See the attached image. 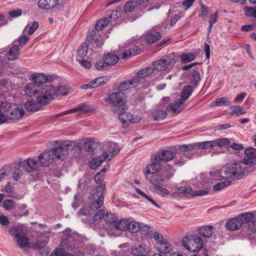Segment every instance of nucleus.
Listing matches in <instances>:
<instances>
[{
  "instance_id": "4468645a",
  "label": "nucleus",
  "mask_w": 256,
  "mask_h": 256,
  "mask_svg": "<svg viewBox=\"0 0 256 256\" xmlns=\"http://www.w3.org/2000/svg\"><path fill=\"white\" fill-rule=\"evenodd\" d=\"M146 8V2L144 0H130L123 6L124 10L126 12L142 11Z\"/></svg>"
},
{
  "instance_id": "393cba45",
  "label": "nucleus",
  "mask_w": 256,
  "mask_h": 256,
  "mask_svg": "<svg viewBox=\"0 0 256 256\" xmlns=\"http://www.w3.org/2000/svg\"><path fill=\"white\" fill-rule=\"evenodd\" d=\"M30 80L32 83L36 85V87L40 86L48 80L47 77L42 74H34L30 76Z\"/></svg>"
},
{
  "instance_id": "f3484780",
  "label": "nucleus",
  "mask_w": 256,
  "mask_h": 256,
  "mask_svg": "<svg viewBox=\"0 0 256 256\" xmlns=\"http://www.w3.org/2000/svg\"><path fill=\"white\" fill-rule=\"evenodd\" d=\"M54 152L51 150L44 151L38 156L40 164L46 166L52 164L54 160Z\"/></svg>"
},
{
  "instance_id": "6e6552de",
  "label": "nucleus",
  "mask_w": 256,
  "mask_h": 256,
  "mask_svg": "<svg viewBox=\"0 0 256 256\" xmlns=\"http://www.w3.org/2000/svg\"><path fill=\"white\" fill-rule=\"evenodd\" d=\"M242 164V162H234L230 164L226 170L224 171L225 176L228 178L238 175V178L240 179L244 176L248 174L255 170V168L251 166L243 168Z\"/></svg>"
},
{
  "instance_id": "774afa93",
  "label": "nucleus",
  "mask_w": 256,
  "mask_h": 256,
  "mask_svg": "<svg viewBox=\"0 0 256 256\" xmlns=\"http://www.w3.org/2000/svg\"><path fill=\"white\" fill-rule=\"evenodd\" d=\"M0 224L4 226H6L10 224L8 218L4 215L0 216Z\"/></svg>"
},
{
  "instance_id": "9b49d317",
  "label": "nucleus",
  "mask_w": 256,
  "mask_h": 256,
  "mask_svg": "<svg viewBox=\"0 0 256 256\" xmlns=\"http://www.w3.org/2000/svg\"><path fill=\"white\" fill-rule=\"evenodd\" d=\"M10 234L14 237L18 245L22 248H30V244L29 238L24 233L22 230L15 227L11 228L9 230Z\"/></svg>"
},
{
  "instance_id": "f03ea898",
  "label": "nucleus",
  "mask_w": 256,
  "mask_h": 256,
  "mask_svg": "<svg viewBox=\"0 0 256 256\" xmlns=\"http://www.w3.org/2000/svg\"><path fill=\"white\" fill-rule=\"evenodd\" d=\"M160 160H156V156L154 158L150 164H148L144 170V174L146 179L150 183L155 184H162L163 180L160 179L164 178L166 175V171L170 166L162 164Z\"/></svg>"
},
{
  "instance_id": "473e14b6",
  "label": "nucleus",
  "mask_w": 256,
  "mask_h": 256,
  "mask_svg": "<svg viewBox=\"0 0 256 256\" xmlns=\"http://www.w3.org/2000/svg\"><path fill=\"white\" fill-rule=\"evenodd\" d=\"M121 16V8L116 7L114 10L112 11H108L107 12L106 16L107 20L109 22L117 20Z\"/></svg>"
},
{
  "instance_id": "a878e982",
  "label": "nucleus",
  "mask_w": 256,
  "mask_h": 256,
  "mask_svg": "<svg viewBox=\"0 0 256 256\" xmlns=\"http://www.w3.org/2000/svg\"><path fill=\"white\" fill-rule=\"evenodd\" d=\"M143 38L147 43L153 44L160 39L161 34L158 32L151 30L146 32Z\"/></svg>"
},
{
  "instance_id": "7c9ffc66",
  "label": "nucleus",
  "mask_w": 256,
  "mask_h": 256,
  "mask_svg": "<svg viewBox=\"0 0 256 256\" xmlns=\"http://www.w3.org/2000/svg\"><path fill=\"white\" fill-rule=\"evenodd\" d=\"M184 102L182 100L178 99L176 100L174 104H170L168 106V110L173 113L178 114L184 108Z\"/></svg>"
},
{
  "instance_id": "a19ab883",
  "label": "nucleus",
  "mask_w": 256,
  "mask_h": 256,
  "mask_svg": "<svg viewBox=\"0 0 256 256\" xmlns=\"http://www.w3.org/2000/svg\"><path fill=\"white\" fill-rule=\"evenodd\" d=\"M39 24L37 22H34L32 24H28L24 28V32L25 34L31 35L38 28Z\"/></svg>"
},
{
  "instance_id": "09e8293b",
  "label": "nucleus",
  "mask_w": 256,
  "mask_h": 256,
  "mask_svg": "<svg viewBox=\"0 0 256 256\" xmlns=\"http://www.w3.org/2000/svg\"><path fill=\"white\" fill-rule=\"evenodd\" d=\"M153 238L154 240L156 242V245L161 244L168 240L162 234L158 232H156L154 233Z\"/></svg>"
},
{
  "instance_id": "f8f14e48",
  "label": "nucleus",
  "mask_w": 256,
  "mask_h": 256,
  "mask_svg": "<svg viewBox=\"0 0 256 256\" xmlns=\"http://www.w3.org/2000/svg\"><path fill=\"white\" fill-rule=\"evenodd\" d=\"M166 175L164 178H162L160 179L163 180L162 184L154 183H151L154 187L155 190L157 194L161 196L164 197L168 196L170 194L169 191L166 188L162 186L166 185V182L168 179H170L174 174V170L172 167H168V169L166 171Z\"/></svg>"
},
{
  "instance_id": "0e129e2a",
  "label": "nucleus",
  "mask_w": 256,
  "mask_h": 256,
  "mask_svg": "<svg viewBox=\"0 0 256 256\" xmlns=\"http://www.w3.org/2000/svg\"><path fill=\"white\" fill-rule=\"evenodd\" d=\"M109 80V77L107 76L97 78V86H102Z\"/></svg>"
},
{
  "instance_id": "e2e57ef3",
  "label": "nucleus",
  "mask_w": 256,
  "mask_h": 256,
  "mask_svg": "<svg viewBox=\"0 0 256 256\" xmlns=\"http://www.w3.org/2000/svg\"><path fill=\"white\" fill-rule=\"evenodd\" d=\"M14 190V186L11 182H8L4 188L1 190L2 192H5L8 194L12 193Z\"/></svg>"
},
{
  "instance_id": "3c124183",
  "label": "nucleus",
  "mask_w": 256,
  "mask_h": 256,
  "mask_svg": "<svg viewBox=\"0 0 256 256\" xmlns=\"http://www.w3.org/2000/svg\"><path fill=\"white\" fill-rule=\"evenodd\" d=\"M166 115L167 114L164 110H158L154 114V118L156 120H160L164 119Z\"/></svg>"
},
{
  "instance_id": "ea45409f",
  "label": "nucleus",
  "mask_w": 256,
  "mask_h": 256,
  "mask_svg": "<svg viewBox=\"0 0 256 256\" xmlns=\"http://www.w3.org/2000/svg\"><path fill=\"white\" fill-rule=\"evenodd\" d=\"M192 88L191 86H185L180 93V98L179 99L184 102L192 94Z\"/></svg>"
},
{
  "instance_id": "4be33fe9",
  "label": "nucleus",
  "mask_w": 256,
  "mask_h": 256,
  "mask_svg": "<svg viewBox=\"0 0 256 256\" xmlns=\"http://www.w3.org/2000/svg\"><path fill=\"white\" fill-rule=\"evenodd\" d=\"M198 234L201 237L210 238L212 236L215 230L212 226H203L198 228Z\"/></svg>"
},
{
  "instance_id": "e433bc0d",
  "label": "nucleus",
  "mask_w": 256,
  "mask_h": 256,
  "mask_svg": "<svg viewBox=\"0 0 256 256\" xmlns=\"http://www.w3.org/2000/svg\"><path fill=\"white\" fill-rule=\"evenodd\" d=\"M88 52V44L86 43H83L78 50V54L76 56L77 60L79 62L82 60H84L83 58L86 56Z\"/></svg>"
},
{
  "instance_id": "c03bdc74",
  "label": "nucleus",
  "mask_w": 256,
  "mask_h": 256,
  "mask_svg": "<svg viewBox=\"0 0 256 256\" xmlns=\"http://www.w3.org/2000/svg\"><path fill=\"white\" fill-rule=\"evenodd\" d=\"M127 230L130 232L136 233L138 232L140 228V225L138 222L135 221H128Z\"/></svg>"
},
{
  "instance_id": "8fccbe9b",
  "label": "nucleus",
  "mask_w": 256,
  "mask_h": 256,
  "mask_svg": "<svg viewBox=\"0 0 256 256\" xmlns=\"http://www.w3.org/2000/svg\"><path fill=\"white\" fill-rule=\"evenodd\" d=\"M238 217L241 220L242 225L250 222L253 218V214L250 212H246L238 216Z\"/></svg>"
},
{
  "instance_id": "680f3d73",
  "label": "nucleus",
  "mask_w": 256,
  "mask_h": 256,
  "mask_svg": "<svg viewBox=\"0 0 256 256\" xmlns=\"http://www.w3.org/2000/svg\"><path fill=\"white\" fill-rule=\"evenodd\" d=\"M254 9L255 8H252L250 7H244V10L245 16H252L254 18Z\"/></svg>"
},
{
  "instance_id": "13d9d810",
  "label": "nucleus",
  "mask_w": 256,
  "mask_h": 256,
  "mask_svg": "<svg viewBox=\"0 0 256 256\" xmlns=\"http://www.w3.org/2000/svg\"><path fill=\"white\" fill-rule=\"evenodd\" d=\"M209 14L208 9L204 4L201 5V11L200 16L204 20H206L208 14Z\"/></svg>"
},
{
  "instance_id": "5701e85b",
  "label": "nucleus",
  "mask_w": 256,
  "mask_h": 256,
  "mask_svg": "<svg viewBox=\"0 0 256 256\" xmlns=\"http://www.w3.org/2000/svg\"><path fill=\"white\" fill-rule=\"evenodd\" d=\"M245 156L242 160L243 164H248L256 162V152L252 148H248L244 151Z\"/></svg>"
},
{
  "instance_id": "412c9836",
  "label": "nucleus",
  "mask_w": 256,
  "mask_h": 256,
  "mask_svg": "<svg viewBox=\"0 0 256 256\" xmlns=\"http://www.w3.org/2000/svg\"><path fill=\"white\" fill-rule=\"evenodd\" d=\"M10 103L6 101L0 102V125L6 122L8 120L7 111L9 110Z\"/></svg>"
},
{
  "instance_id": "6e6d98bb",
  "label": "nucleus",
  "mask_w": 256,
  "mask_h": 256,
  "mask_svg": "<svg viewBox=\"0 0 256 256\" xmlns=\"http://www.w3.org/2000/svg\"><path fill=\"white\" fill-rule=\"evenodd\" d=\"M109 21L107 20L106 18H102L97 22V31L101 30L108 24Z\"/></svg>"
},
{
  "instance_id": "c756f323",
  "label": "nucleus",
  "mask_w": 256,
  "mask_h": 256,
  "mask_svg": "<svg viewBox=\"0 0 256 256\" xmlns=\"http://www.w3.org/2000/svg\"><path fill=\"white\" fill-rule=\"evenodd\" d=\"M242 226V220L238 216L230 220L226 224V228L231 230H237Z\"/></svg>"
},
{
  "instance_id": "cd10ccee",
  "label": "nucleus",
  "mask_w": 256,
  "mask_h": 256,
  "mask_svg": "<svg viewBox=\"0 0 256 256\" xmlns=\"http://www.w3.org/2000/svg\"><path fill=\"white\" fill-rule=\"evenodd\" d=\"M139 79L134 78L131 80L122 82L118 86V90L120 92L127 90L137 86L139 83Z\"/></svg>"
},
{
  "instance_id": "052dcab7",
  "label": "nucleus",
  "mask_w": 256,
  "mask_h": 256,
  "mask_svg": "<svg viewBox=\"0 0 256 256\" xmlns=\"http://www.w3.org/2000/svg\"><path fill=\"white\" fill-rule=\"evenodd\" d=\"M229 102L228 100V98L226 97H222L216 100L215 102V105L218 106H221L222 105H228Z\"/></svg>"
},
{
  "instance_id": "b1692460",
  "label": "nucleus",
  "mask_w": 256,
  "mask_h": 256,
  "mask_svg": "<svg viewBox=\"0 0 256 256\" xmlns=\"http://www.w3.org/2000/svg\"><path fill=\"white\" fill-rule=\"evenodd\" d=\"M172 63V60L168 58L164 59H161L154 62L153 63L152 68L154 70L158 71H162L166 70L168 66Z\"/></svg>"
},
{
  "instance_id": "338daca9",
  "label": "nucleus",
  "mask_w": 256,
  "mask_h": 256,
  "mask_svg": "<svg viewBox=\"0 0 256 256\" xmlns=\"http://www.w3.org/2000/svg\"><path fill=\"white\" fill-rule=\"evenodd\" d=\"M194 2V0H184L182 2L180 6L184 8L185 10H187L193 4Z\"/></svg>"
},
{
  "instance_id": "c9c22d12",
  "label": "nucleus",
  "mask_w": 256,
  "mask_h": 256,
  "mask_svg": "<svg viewBox=\"0 0 256 256\" xmlns=\"http://www.w3.org/2000/svg\"><path fill=\"white\" fill-rule=\"evenodd\" d=\"M156 248L160 252V254H164L170 253L172 250V246L169 244L168 240L161 244L156 245Z\"/></svg>"
},
{
  "instance_id": "f704fd0d",
  "label": "nucleus",
  "mask_w": 256,
  "mask_h": 256,
  "mask_svg": "<svg viewBox=\"0 0 256 256\" xmlns=\"http://www.w3.org/2000/svg\"><path fill=\"white\" fill-rule=\"evenodd\" d=\"M38 87H36V85L32 83L28 84L26 86L24 90L25 94L28 96L31 97L38 94Z\"/></svg>"
},
{
  "instance_id": "ddd939ff",
  "label": "nucleus",
  "mask_w": 256,
  "mask_h": 256,
  "mask_svg": "<svg viewBox=\"0 0 256 256\" xmlns=\"http://www.w3.org/2000/svg\"><path fill=\"white\" fill-rule=\"evenodd\" d=\"M106 102L112 106L120 107L124 106L127 102V96L122 92L118 90L116 92L110 94L106 99Z\"/></svg>"
},
{
  "instance_id": "aec40b11",
  "label": "nucleus",
  "mask_w": 256,
  "mask_h": 256,
  "mask_svg": "<svg viewBox=\"0 0 256 256\" xmlns=\"http://www.w3.org/2000/svg\"><path fill=\"white\" fill-rule=\"evenodd\" d=\"M91 110V108L90 106L86 104H82L81 106L72 108L67 110H65L64 112H60L57 114L56 115V117H60L62 116H64L66 114H70L76 112H80L82 113H86L88 112Z\"/></svg>"
},
{
  "instance_id": "39448f33",
  "label": "nucleus",
  "mask_w": 256,
  "mask_h": 256,
  "mask_svg": "<svg viewBox=\"0 0 256 256\" xmlns=\"http://www.w3.org/2000/svg\"><path fill=\"white\" fill-rule=\"evenodd\" d=\"M68 88L64 86H60L57 88L53 86L48 84L44 86L42 93L36 98V102L40 105H45L50 102L54 98H58L68 94Z\"/></svg>"
},
{
  "instance_id": "bb28decb",
  "label": "nucleus",
  "mask_w": 256,
  "mask_h": 256,
  "mask_svg": "<svg viewBox=\"0 0 256 256\" xmlns=\"http://www.w3.org/2000/svg\"><path fill=\"white\" fill-rule=\"evenodd\" d=\"M132 252L135 256H148L149 248L144 245H136L132 248Z\"/></svg>"
},
{
  "instance_id": "72a5a7b5",
  "label": "nucleus",
  "mask_w": 256,
  "mask_h": 256,
  "mask_svg": "<svg viewBox=\"0 0 256 256\" xmlns=\"http://www.w3.org/2000/svg\"><path fill=\"white\" fill-rule=\"evenodd\" d=\"M92 200L90 198L91 204L88 207L86 210L84 214L87 216H90L94 218V221L95 220V216H96V200L94 199V196H92Z\"/></svg>"
},
{
  "instance_id": "20e7f679",
  "label": "nucleus",
  "mask_w": 256,
  "mask_h": 256,
  "mask_svg": "<svg viewBox=\"0 0 256 256\" xmlns=\"http://www.w3.org/2000/svg\"><path fill=\"white\" fill-rule=\"evenodd\" d=\"M214 140L205 141L188 144H183L180 146V150L183 155L190 159L194 156H200L205 154L204 150L214 148Z\"/></svg>"
},
{
  "instance_id": "2eb2a0df",
  "label": "nucleus",
  "mask_w": 256,
  "mask_h": 256,
  "mask_svg": "<svg viewBox=\"0 0 256 256\" xmlns=\"http://www.w3.org/2000/svg\"><path fill=\"white\" fill-rule=\"evenodd\" d=\"M118 118L124 127H126L128 123L136 124L142 120L140 116H134L130 112H122L119 114Z\"/></svg>"
},
{
  "instance_id": "864d4df0",
  "label": "nucleus",
  "mask_w": 256,
  "mask_h": 256,
  "mask_svg": "<svg viewBox=\"0 0 256 256\" xmlns=\"http://www.w3.org/2000/svg\"><path fill=\"white\" fill-rule=\"evenodd\" d=\"M109 168L110 165L108 164H106L103 168L97 173V184L98 182H100L103 180L105 173Z\"/></svg>"
},
{
  "instance_id": "423d86ee",
  "label": "nucleus",
  "mask_w": 256,
  "mask_h": 256,
  "mask_svg": "<svg viewBox=\"0 0 256 256\" xmlns=\"http://www.w3.org/2000/svg\"><path fill=\"white\" fill-rule=\"evenodd\" d=\"M106 190V184L104 183H100L97 186V210L100 208L104 204V193ZM114 214L108 212L105 209L101 208L97 210V224L98 221L101 220L102 224L110 223L114 221Z\"/></svg>"
},
{
  "instance_id": "f257e3e1",
  "label": "nucleus",
  "mask_w": 256,
  "mask_h": 256,
  "mask_svg": "<svg viewBox=\"0 0 256 256\" xmlns=\"http://www.w3.org/2000/svg\"><path fill=\"white\" fill-rule=\"evenodd\" d=\"M220 174L218 172H210L209 174L202 173L200 174V178L203 182L204 189L198 190H192L190 186H182L178 188L174 194H190L192 196H203L208 194V190L212 186L210 184L212 180H220Z\"/></svg>"
},
{
  "instance_id": "37998d69",
  "label": "nucleus",
  "mask_w": 256,
  "mask_h": 256,
  "mask_svg": "<svg viewBox=\"0 0 256 256\" xmlns=\"http://www.w3.org/2000/svg\"><path fill=\"white\" fill-rule=\"evenodd\" d=\"M95 140L94 138L87 139L85 142L84 148V149L90 153H94V148H95Z\"/></svg>"
},
{
  "instance_id": "a18cd8bd",
  "label": "nucleus",
  "mask_w": 256,
  "mask_h": 256,
  "mask_svg": "<svg viewBox=\"0 0 256 256\" xmlns=\"http://www.w3.org/2000/svg\"><path fill=\"white\" fill-rule=\"evenodd\" d=\"M154 72L152 67H148L143 68L137 72V76L140 78H144L150 76Z\"/></svg>"
},
{
  "instance_id": "49530a36",
  "label": "nucleus",
  "mask_w": 256,
  "mask_h": 256,
  "mask_svg": "<svg viewBox=\"0 0 256 256\" xmlns=\"http://www.w3.org/2000/svg\"><path fill=\"white\" fill-rule=\"evenodd\" d=\"M128 220H120L114 223V226L116 228L120 230H127Z\"/></svg>"
},
{
  "instance_id": "2f4dec72",
  "label": "nucleus",
  "mask_w": 256,
  "mask_h": 256,
  "mask_svg": "<svg viewBox=\"0 0 256 256\" xmlns=\"http://www.w3.org/2000/svg\"><path fill=\"white\" fill-rule=\"evenodd\" d=\"M175 153L174 152L168 150H163L160 152L156 156V160L164 161H170L175 157Z\"/></svg>"
},
{
  "instance_id": "5fc2aeb1",
  "label": "nucleus",
  "mask_w": 256,
  "mask_h": 256,
  "mask_svg": "<svg viewBox=\"0 0 256 256\" xmlns=\"http://www.w3.org/2000/svg\"><path fill=\"white\" fill-rule=\"evenodd\" d=\"M230 184V182L229 180H225L224 182H219L214 186V191L220 190L228 186Z\"/></svg>"
},
{
  "instance_id": "4d7b16f0",
  "label": "nucleus",
  "mask_w": 256,
  "mask_h": 256,
  "mask_svg": "<svg viewBox=\"0 0 256 256\" xmlns=\"http://www.w3.org/2000/svg\"><path fill=\"white\" fill-rule=\"evenodd\" d=\"M230 109L232 110H233V112L237 116L246 113V110L241 106H233L230 107Z\"/></svg>"
},
{
  "instance_id": "69168bd1",
  "label": "nucleus",
  "mask_w": 256,
  "mask_h": 256,
  "mask_svg": "<svg viewBox=\"0 0 256 256\" xmlns=\"http://www.w3.org/2000/svg\"><path fill=\"white\" fill-rule=\"evenodd\" d=\"M46 240H38L36 242L34 247L36 249H42L46 246Z\"/></svg>"
},
{
  "instance_id": "bf43d9fd",
  "label": "nucleus",
  "mask_w": 256,
  "mask_h": 256,
  "mask_svg": "<svg viewBox=\"0 0 256 256\" xmlns=\"http://www.w3.org/2000/svg\"><path fill=\"white\" fill-rule=\"evenodd\" d=\"M24 106L26 110L28 111H36L37 110L36 104L32 100L26 102L25 103Z\"/></svg>"
},
{
  "instance_id": "7ed1b4c3",
  "label": "nucleus",
  "mask_w": 256,
  "mask_h": 256,
  "mask_svg": "<svg viewBox=\"0 0 256 256\" xmlns=\"http://www.w3.org/2000/svg\"><path fill=\"white\" fill-rule=\"evenodd\" d=\"M119 146L114 142H105L98 144L97 142V153L99 154L97 158V168L104 162L110 160L120 152Z\"/></svg>"
},
{
  "instance_id": "0eeeda50",
  "label": "nucleus",
  "mask_w": 256,
  "mask_h": 256,
  "mask_svg": "<svg viewBox=\"0 0 256 256\" xmlns=\"http://www.w3.org/2000/svg\"><path fill=\"white\" fill-rule=\"evenodd\" d=\"M184 247L188 251L198 252L204 246V241L198 234H190L185 236L182 240Z\"/></svg>"
},
{
  "instance_id": "6ab92c4d",
  "label": "nucleus",
  "mask_w": 256,
  "mask_h": 256,
  "mask_svg": "<svg viewBox=\"0 0 256 256\" xmlns=\"http://www.w3.org/2000/svg\"><path fill=\"white\" fill-rule=\"evenodd\" d=\"M39 165L40 164L35 158H28L20 163V166L28 172H32L36 170L38 168Z\"/></svg>"
},
{
  "instance_id": "603ef678",
  "label": "nucleus",
  "mask_w": 256,
  "mask_h": 256,
  "mask_svg": "<svg viewBox=\"0 0 256 256\" xmlns=\"http://www.w3.org/2000/svg\"><path fill=\"white\" fill-rule=\"evenodd\" d=\"M11 168L8 166H6L3 168V172L0 174V182L4 180L6 177L11 174Z\"/></svg>"
},
{
  "instance_id": "c85d7f7f",
  "label": "nucleus",
  "mask_w": 256,
  "mask_h": 256,
  "mask_svg": "<svg viewBox=\"0 0 256 256\" xmlns=\"http://www.w3.org/2000/svg\"><path fill=\"white\" fill-rule=\"evenodd\" d=\"M58 0H39L38 6L42 10H50L55 8L58 4Z\"/></svg>"
},
{
  "instance_id": "9d476101",
  "label": "nucleus",
  "mask_w": 256,
  "mask_h": 256,
  "mask_svg": "<svg viewBox=\"0 0 256 256\" xmlns=\"http://www.w3.org/2000/svg\"><path fill=\"white\" fill-rule=\"evenodd\" d=\"M58 146L54 147L52 150L54 152V158L63 160L68 155L70 148H72L75 146L74 142L71 141L58 142Z\"/></svg>"
},
{
  "instance_id": "dca6fc26",
  "label": "nucleus",
  "mask_w": 256,
  "mask_h": 256,
  "mask_svg": "<svg viewBox=\"0 0 256 256\" xmlns=\"http://www.w3.org/2000/svg\"><path fill=\"white\" fill-rule=\"evenodd\" d=\"M7 112L8 120L9 119L15 120L21 118L24 116L25 112L22 108L10 103V106Z\"/></svg>"
},
{
  "instance_id": "1a4fd4ad",
  "label": "nucleus",
  "mask_w": 256,
  "mask_h": 256,
  "mask_svg": "<svg viewBox=\"0 0 256 256\" xmlns=\"http://www.w3.org/2000/svg\"><path fill=\"white\" fill-rule=\"evenodd\" d=\"M144 50V46L140 41L134 40L128 46V49L120 50L118 52L120 58L126 59L132 56H136Z\"/></svg>"
},
{
  "instance_id": "58836bf2",
  "label": "nucleus",
  "mask_w": 256,
  "mask_h": 256,
  "mask_svg": "<svg viewBox=\"0 0 256 256\" xmlns=\"http://www.w3.org/2000/svg\"><path fill=\"white\" fill-rule=\"evenodd\" d=\"M20 48L18 46H13L8 51L7 54L8 59L14 60L18 58L19 54Z\"/></svg>"
},
{
  "instance_id": "4c0bfd02",
  "label": "nucleus",
  "mask_w": 256,
  "mask_h": 256,
  "mask_svg": "<svg viewBox=\"0 0 256 256\" xmlns=\"http://www.w3.org/2000/svg\"><path fill=\"white\" fill-rule=\"evenodd\" d=\"M196 55L192 52L184 53L180 56L182 64L190 62L196 58Z\"/></svg>"
},
{
  "instance_id": "de8ad7c7",
  "label": "nucleus",
  "mask_w": 256,
  "mask_h": 256,
  "mask_svg": "<svg viewBox=\"0 0 256 256\" xmlns=\"http://www.w3.org/2000/svg\"><path fill=\"white\" fill-rule=\"evenodd\" d=\"M2 206L5 210H10L16 208V204L12 200H6L2 202Z\"/></svg>"
},
{
  "instance_id": "a211bd4d",
  "label": "nucleus",
  "mask_w": 256,
  "mask_h": 256,
  "mask_svg": "<svg viewBox=\"0 0 256 256\" xmlns=\"http://www.w3.org/2000/svg\"><path fill=\"white\" fill-rule=\"evenodd\" d=\"M119 58L115 54H108L104 58V62H97V70H104L105 65H114L116 64Z\"/></svg>"
},
{
  "instance_id": "79ce46f5",
  "label": "nucleus",
  "mask_w": 256,
  "mask_h": 256,
  "mask_svg": "<svg viewBox=\"0 0 256 256\" xmlns=\"http://www.w3.org/2000/svg\"><path fill=\"white\" fill-rule=\"evenodd\" d=\"M214 146L220 148H226L230 144V141L228 138H219L214 140Z\"/></svg>"
}]
</instances>
